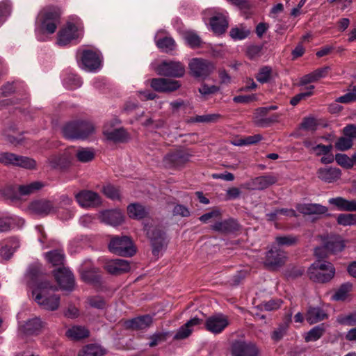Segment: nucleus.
<instances>
[{
	"instance_id": "052dcab7",
	"label": "nucleus",
	"mask_w": 356,
	"mask_h": 356,
	"mask_svg": "<svg viewBox=\"0 0 356 356\" xmlns=\"http://www.w3.org/2000/svg\"><path fill=\"white\" fill-rule=\"evenodd\" d=\"M263 139V136L261 134H255L253 136H249L243 138H241L238 140L236 145H254L261 141Z\"/></svg>"
},
{
	"instance_id": "e2e57ef3",
	"label": "nucleus",
	"mask_w": 356,
	"mask_h": 356,
	"mask_svg": "<svg viewBox=\"0 0 356 356\" xmlns=\"http://www.w3.org/2000/svg\"><path fill=\"white\" fill-rule=\"evenodd\" d=\"M263 50V45L252 44L247 47L246 55L250 59H254L261 56Z\"/></svg>"
},
{
	"instance_id": "9b49d317",
	"label": "nucleus",
	"mask_w": 356,
	"mask_h": 356,
	"mask_svg": "<svg viewBox=\"0 0 356 356\" xmlns=\"http://www.w3.org/2000/svg\"><path fill=\"white\" fill-rule=\"evenodd\" d=\"M152 317L149 314L139 316L131 319H122L120 321L122 327L127 330H142L151 326Z\"/></svg>"
},
{
	"instance_id": "393cba45",
	"label": "nucleus",
	"mask_w": 356,
	"mask_h": 356,
	"mask_svg": "<svg viewBox=\"0 0 356 356\" xmlns=\"http://www.w3.org/2000/svg\"><path fill=\"white\" fill-rule=\"evenodd\" d=\"M46 323L40 318L35 317L27 320L22 326V332L26 335H38L44 328Z\"/></svg>"
},
{
	"instance_id": "2eb2a0df",
	"label": "nucleus",
	"mask_w": 356,
	"mask_h": 356,
	"mask_svg": "<svg viewBox=\"0 0 356 356\" xmlns=\"http://www.w3.org/2000/svg\"><path fill=\"white\" fill-rule=\"evenodd\" d=\"M232 353L233 356H257L259 349L252 342L236 341L232 343Z\"/></svg>"
},
{
	"instance_id": "c9c22d12",
	"label": "nucleus",
	"mask_w": 356,
	"mask_h": 356,
	"mask_svg": "<svg viewBox=\"0 0 356 356\" xmlns=\"http://www.w3.org/2000/svg\"><path fill=\"white\" fill-rule=\"evenodd\" d=\"M65 335L72 340L79 341L88 338L90 336V331L84 327L76 325L68 329Z\"/></svg>"
},
{
	"instance_id": "37998d69",
	"label": "nucleus",
	"mask_w": 356,
	"mask_h": 356,
	"mask_svg": "<svg viewBox=\"0 0 356 356\" xmlns=\"http://www.w3.org/2000/svg\"><path fill=\"white\" fill-rule=\"evenodd\" d=\"M325 332V325L324 323L318 325L312 328L306 334L305 340L307 342L316 341L319 339Z\"/></svg>"
},
{
	"instance_id": "603ef678",
	"label": "nucleus",
	"mask_w": 356,
	"mask_h": 356,
	"mask_svg": "<svg viewBox=\"0 0 356 356\" xmlns=\"http://www.w3.org/2000/svg\"><path fill=\"white\" fill-rule=\"evenodd\" d=\"M337 222L339 225L343 226L356 225V214L341 213L338 215Z\"/></svg>"
},
{
	"instance_id": "a211bd4d",
	"label": "nucleus",
	"mask_w": 356,
	"mask_h": 356,
	"mask_svg": "<svg viewBox=\"0 0 356 356\" xmlns=\"http://www.w3.org/2000/svg\"><path fill=\"white\" fill-rule=\"evenodd\" d=\"M128 261L121 259H111L106 262L104 269L111 275H120L130 270Z\"/></svg>"
},
{
	"instance_id": "09e8293b",
	"label": "nucleus",
	"mask_w": 356,
	"mask_h": 356,
	"mask_svg": "<svg viewBox=\"0 0 356 356\" xmlns=\"http://www.w3.org/2000/svg\"><path fill=\"white\" fill-rule=\"evenodd\" d=\"M250 34V31L246 29L244 26H241L240 27H234L231 29L229 31L230 37L235 40H243L246 38Z\"/></svg>"
},
{
	"instance_id": "3c124183",
	"label": "nucleus",
	"mask_w": 356,
	"mask_h": 356,
	"mask_svg": "<svg viewBox=\"0 0 356 356\" xmlns=\"http://www.w3.org/2000/svg\"><path fill=\"white\" fill-rule=\"evenodd\" d=\"M271 75L272 68L269 66H264L259 69L255 78L259 83H266L270 81Z\"/></svg>"
},
{
	"instance_id": "c03bdc74",
	"label": "nucleus",
	"mask_w": 356,
	"mask_h": 356,
	"mask_svg": "<svg viewBox=\"0 0 356 356\" xmlns=\"http://www.w3.org/2000/svg\"><path fill=\"white\" fill-rule=\"evenodd\" d=\"M41 270L39 266H31L26 273V277L28 279L27 285L31 288L35 286V284H37L38 281L39 280Z\"/></svg>"
},
{
	"instance_id": "7ed1b4c3",
	"label": "nucleus",
	"mask_w": 356,
	"mask_h": 356,
	"mask_svg": "<svg viewBox=\"0 0 356 356\" xmlns=\"http://www.w3.org/2000/svg\"><path fill=\"white\" fill-rule=\"evenodd\" d=\"M108 248L111 252L122 257H132L136 252L131 238L127 236H112Z\"/></svg>"
},
{
	"instance_id": "8fccbe9b",
	"label": "nucleus",
	"mask_w": 356,
	"mask_h": 356,
	"mask_svg": "<svg viewBox=\"0 0 356 356\" xmlns=\"http://www.w3.org/2000/svg\"><path fill=\"white\" fill-rule=\"evenodd\" d=\"M298 236L293 235H285L277 236L275 241L280 246H293L298 243Z\"/></svg>"
},
{
	"instance_id": "c756f323",
	"label": "nucleus",
	"mask_w": 356,
	"mask_h": 356,
	"mask_svg": "<svg viewBox=\"0 0 356 356\" xmlns=\"http://www.w3.org/2000/svg\"><path fill=\"white\" fill-rule=\"evenodd\" d=\"M127 213L132 219L141 220L148 216L149 209L140 203H131L127 207Z\"/></svg>"
},
{
	"instance_id": "5701e85b",
	"label": "nucleus",
	"mask_w": 356,
	"mask_h": 356,
	"mask_svg": "<svg viewBox=\"0 0 356 356\" xmlns=\"http://www.w3.org/2000/svg\"><path fill=\"white\" fill-rule=\"evenodd\" d=\"M241 228L238 221L234 218H229L222 221H217L211 226L213 231L222 234H230L238 232Z\"/></svg>"
},
{
	"instance_id": "de8ad7c7",
	"label": "nucleus",
	"mask_w": 356,
	"mask_h": 356,
	"mask_svg": "<svg viewBox=\"0 0 356 356\" xmlns=\"http://www.w3.org/2000/svg\"><path fill=\"white\" fill-rule=\"evenodd\" d=\"M77 160L81 163H88L95 158V152L92 149L81 148L76 153Z\"/></svg>"
},
{
	"instance_id": "13d9d810",
	"label": "nucleus",
	"mask_w": 356,
	"mask_h": 356,
	"mask_svg": "<svg viewBox=\"0 0 356 356\" xmlns=\"http://www.w3.org/2000/svg\"><path fill=\"white\" fill-rule=\"evenodd\" d=\"M353 145V140L344 136L338 138L334 146L338 150L346 151L350 149Z\"/></svg>"
},
{
	"instance_id": "338daca9",
	"label": "nucleus",
	"mask_w": 356,
	"mask_h": 356,
	"mask_svg": "<svg viewBox=\"0 0 356 356\" xmlns=\"http://www.w3.org/2000/svg\"><path fill=\"white\" fill-rule=\"evenodd\" d=\"M145 230L147 232L146 234H147V237L150 240L153 239V237L164 238L165 235L164 231L158 227H149V228H147V226L145 225Z\"/></svg>"
},
{
	"instance_id": "412c9836",
	"label": "nucleus",
	"mask_w": 356,
	"mask_h": 356,
	"mask_svg": "<svg viewBox=\"0 0 356 356\" xmlns=\"http://www.w3.org/2000/svg\"><path fill=\"white\" fill-rule=\"evenodd\" d=\"M268 113L266 107H259L254 113V124L261 127H267L278 121L279 115L273 114L269 118H265Z\"/></svg>"
},
{
	"instance_id": "5fc2aeb1",
	"label": "nucleus",
	"mask_w": 356,
	"mask_h": 356,
	"mask_svg": "<svg viewBox=\"0 0 356 356\" xmlns=\"http://www.w3.org/2000/svg\"><path fill=\"white\" fill-rule=\"evenodd\" d=\"M352 284L350 283H344L340 286L339 289L333 295L334 300H344L348 296V293L352 289Z\"/></svg>"
},
{
	"instance_id": "e433bc0d",
	"label": "nucleus",
	"mask_w": 356,
	"mask_h": 356,
	"mask_svg": "<svg viewBox=\"0 0 356 356\" xmlns=\"http://www.w3.org/2000/svg\"><path fill=\"white\" fill-rule=\"evenodd\" d=\"M0 195L5 200L12 202L20 200L21 197L18 191V185H7L0 190Z\"/></svg>"
},
{
	"instance_id": "0e129e2a",
	"label": "nucleus",
	"mask_w": 356,
	"mask_h": 356,
	"mask_svg": "<svg viewBox=\"0 0 356 356\" xmlns=\"http://www.w3.org/2000/svg\"><path fill=\"white\" fill-rule=\"evenodd\" d=\"M88 304L90 307L99 309H103L106 307V302L103 297L92 296L88 299Z\"/></svg>"
},
{
	"instance_id": "6e6d98bb",
	"label": "nucleus",
	"mask_w": 356,
	"mask_h": 356,
	"mask_svg": "<svg viewBox=\"0 0 356 356\" xmlns=\"http://www.w3.org/2000/svg\"><path fill=\"white\" fill-rule=\"evenodd\" d=\"M337 321L343 325H356V310L347 315H341L337 318Z\"/></svg>"
},
{
	"instance_id": "20e7f679",
	"label": "nucleus",
	"mask_w": 356,
	"mask_h": 356,
	"mask_svg": "<svg viewBox=\"0 0 356 356\" xmlns=\"http://www.w3.org/2000/svg\"><path fill=\"white\" fill-rule=\"evenodd\" d=\"M192 154L188 149L177 148L170 150L163 158V163L169 169H180L190 161Z\"/></svg>"
},
{
	"instance_id": "58836bf2",
	"label": "nucleus",
	"mask_w": 356,
	"mask_h": 356,
	"mask_svg": "<svg viewBox=\"0 0 356 356\" xmlns=\"http://www.w3.org/2000/svg\"><path fill=\"white\" fill-rule=\"evenodd\" d=\"M324 246L327 252L336 253L343 249L344 244L339 236H331L324 242Z\"/></svg>"
},
{
	"instance_id": "aec40b11",
	"label": "nucleus",
	"mask_w": 356,
	"mask_h": 356,
	"mask_svg": "<svg viewBox=\"0 0 356 356\" xmlns=\"http://www.w3.org/2000/svg\"><path fill=\"white\" fill-rule=\"evenodd\" d=\"M76 201L83 207H92L101 202L98 193L92 191L83 190L75 195Z\"/></svg>"
},
{
	"instance_id": "b1692460",
	"label": "nucleus",
	"mask_w": 356,
	"mask_h": 356,
	"mask_svg": "<svg viewBox=\"0 0 356 356\" xmlns=\"http://www.w3.org/2000/svg\"><path fill=\"white\" fill-rule=\"evenodd\" d=\"M35 301L47 310L55 311L59 307L60 296L56 294L46 296L45 294L38 293L35 297Z\"/></svg>"
},
{
	"instance_id": "f03ea898",
	"label": "nucleus",
	"mask_w": 356,
	"mask_h": 356,
	"mask_svg": "<svg viewBox=\"0 0 356 356\" xmlns=\"http://www.w3.org/2000/svg\"><path fill=\"white\" fill-rule=\"evenodd\" d=\"M94 131V125L84 120L70 122L63 127V136L69 139L84 140L88 138Z\"/></svg>"
},
{
	"instance_id": "f704fd0d",
	"label": "nucleus",
	"mask_w": 356,
	"mask_h": 356,
	"mask_svg": "<svg viewBox=\"0 0 356 356\" xmlns=\"http://www.w3.org/2000/svg\"><path fill=\"white\" fill-rule=\"evenodd\" d=\"M277 180V177L273 175H265L255 177L252 180V184L257 189L264 190L268 187L275 184Z\"/></svg>"
},
{
	"instance_id": "7c9ffc66",
	"label": "nucleus",
	"mask_w": 356,
	"mask_h": 356,
	"mask_svg": "<svg viewBox=\"0 0 356 356\" xmlns=\"http://www.w3.org/2000/svg\"><path fill=\"white\" fill-rule=\"evenodd\" d=\"M298 211L304 215H322L327 212V207L319 204H301L297 207Z\"/></svg>"
},
{
	"instance_id": "72a5a7b5",
	"label": "nucleus",
	"mask_w": 356,
	"mask_h": 356,
	"mask_svg": "<svg viewBox=\"0 0 356 356\" xmlns=\"http://www.w3.org/2000/svg\"><path fill=\"white\" fill-rule=\"evenodd\" d=\"M48 161L54 169L64 170L68 168L71 165V161L65 154L52 155L48 159Z\"/></svg>"
},
{
	"instance_id": "4468645a",
	"label": "nucleus",
	"mask_w": 356,
	"mask_h": 356,
	"mask_svg": "<svg viewBox=\"0 0 356 356\" xmlns=\"http://www.w3.org/2000/svg\"><path fill=\"white\" fill-rule=\"evenodd\" d=\"M80 37L81 35L79 33L78 27L74 23L67 22L65 26L58 31L57 43L60 46H65Z\"/></svg>"
},
{
	"instance_id": "a878e982",
	"label": "nucleus",
	"mask_w": 356,
	"mask_h": 356,
	"mask_svg": "<svg viewBox=\"0 0 356 356\" xmlns=\"http://www.w3.org/2000/svg\"><path fill=\"white\" fill-rule=\"evenodd\" d=\"M209 24L213 33L219 35L225 33L229 26L226 16L222 13H218L211 17L209 20Z\"/></svg>"
},
{
	"instance_id": "6e6552de",
	"label": "nucleus",
	"mask_w": 356,
	"mask_h": 356,
	"mask_svg": "<svg viewBox=\"0 0 356 356\" xmlns=\"http://www.w3.org/2000/svg\"><path fill=\"white\" fill-rule=\"evenodd\" d=\"M156 73L162 76L180 78L185 74V67L179 61L163 60L156 68Z\"/></svg>"
},
{
	"instance_id": "a19ab883",
	"label": "nucleus",
	"mask_w": 356,
	"mask_h": 356,
	"mask_svg": "<svg viewBox=\"0 0 356 356\" xmlns=\"http://www.w3.org/2000/svg\"><path fill=\"white\" fill-rule=\"evenodd\" d=\"M84 356H104L107 354L105 348L97 343H90L83 347Z\"/></svg>"
},
{
	"instance_id": "4be33fe9",
	"label": "nucleus",
	"mask_w": 356,
	"mask_h": 356,
	"mask_svg": "<svg viewBox=\"0 0 356 356\" xmlns=\"http://www.w3.org/2000/svg\"><path fill=\"white\" fill-rule=\"evenodd\" d=\"M81 62L85 69L88 71H95L101 66V59L99 54L92 50H83Z\"/></svg>"
},
{
	"instance_id": "f8f14e48",
	"label": "nucleus",
	"mask_w": 356,
	"mask_h": 356,
	"mask_svg": "<svg viewBox=\"0 0 356 356\" xmlns=\"http://www.w3.org/2000/svg\"><path fill=\"white\" fill-rule=\"evenodd\" d=\"M228 325V318L222 314L211 316L204 322V328L213 334L221 333Z\"/></svg>"
},
{
	"instance_id": "774afa93",
	"label": "nucleus",
	"mask_w": 356,
	"mask_h": 356,
	"mask_svg": "<svg viewBox=\"0 0 356 356\" xmlns=\"http://www.w3.org/2000/svg\"><path fill=\"white\" fill-rule=\"evenodd\" d=\"M318 123L314 118H304L300 124V127L307 131H315L317 128Z\"/></svg>"
},
{
	"instance_id": "ea45409f",
	"label": "nucleus",
	"mask_w": 356,
	"mask_h": 356,
	"mask_svg": "<svg viewBox=\"0 0 356 356\" xmlns=\"http://www.w3.org/2000/svg\"><path fill=\"white\" fill-rule=\"evenodd\" d=\"M46 259L54 266H64L65 254L62 250H54L45 254Z\"/></svg>"
},
{
	"instance_id": "79ce46f5",
	"label": "nucleus",
	"mask_w": 356,
	"mask_h": 356,
	"mask_svg": "<svg viewBox=\"0 0 356 356\" xmlns=\"http://www.w3.org/2000/svg\"><path fill=\"white\" fill-rule=\"evenodd\" d=\"M156 44L159 49L165 53H170L176 48V43L174 39L168 36L158 39L156 41Z\"/></svg>"
},
{
	"instance_id": "473e14b6",
	"label": "nucleus",
	"mask_w": 356,
	"mask_h": 356,
	"mask_svg": "<svg viewBox=\"0 0 356 356\" xmlns=\"http://www.w3.org/2000/svg\"><path fill=\"white\" fill-rule=\"evenodd\" d=\"M305 318L309 324H314L328 318L327 314L320 307H309Z\"/></svg>"
},
{
	"instance_id": "f257e3e1",
	"label": "nucleus",
	"mask_w": 356,
	"mask_h": 356,
	"mask_svg": "<svg viewBox=\"0 0 356 356\" xmlns=\"http://www.w3.org/2000/svg\"><path fill=\"white\" fill-rule=\"evenodd\" d=\"M335 275V268L332 264L326 261H316L308 269V276L314 282L327 283Z\"/></svg>"
},
{
	"instance_id": "49530a36",
	"label": "nucleus",
	"mask_w": 356,
	"mask_h": 356,
	"mask_svg": "<svg viewBox=\"0 0 356 356\" xmlns=\"http://www.w3.org/2000/svg\"><path fill=\"white\" fill-rule=\"evenodd\" d=\"M102 192L108 198L111 200H121V191L118 186L108 184L103 187Z\"/></svg>"
},
{
	"instance_id": "4c0bfd02",
	"label": "nucleus",
	"mask_w": 356,
	"mask_h": 356,
	"mask_svg": "<svg viewBox=\"0 0 356 356\" xmlns=\"http://www.w3.org/2000/svg\"><path fill=\"white\" fill-rule=\"evenodd\" d=\"M44 184L40 181H33L29 184L18 185L19 195H29L33 194L44 187Z\"/></svg>"
},
{
	"instance_id": "39448f33",
	"label": "nucleus",
	"mask_w": 356,
	"mask_h": 356,
	"mask_svg": "<svg viewBox=\"0 0 356 356\" xmlns=\"http://www.w3.org/2000/svg\"><path fill=\"white\" fill-rule=\"evenodd\" d=\"M188 67L192 76L205 80L216 70V64L209 60L194 58L188 63Z\"/></svg>"
},
{
	"instance_id": "69168bd1",
	"label": "nucleus",
	"mask_w": 356,
	"mask_h": 356,
	"mask_svg": "<svg viewBox=\"0 0 356 356\" xmlns=\"http://www.w3.org/2000/svg\"><path fill=\"white\" fill-rule=\"evenodd\" d=\"M165 239L164 238H154L151 241V244L152 246V254L154 256H158L165 245Z\"/></svg>"
},
{
	"instance_id": "ddd939ff",
	"label": "nucleus",
	"mask_w": 356,
	"mask_h": 356,
	"mask_svg": "<svg viewBox=\"0 0 356 356\" xmlns=\"http://www.w3.org/2000/svg\"><path fill=\"white\" fill-rule=\"evenodd\" d=\"M286 253L277 247H273L266 253L264 265L268 268L282 267L286 263Z\"/></svg>"
},
{
	"instance_id": "4d7b16f0",
	"label": "nucleus",
	"mask_w": 356,
	"mask_h": 356,
	"mask_svg": "<svg viewBox=\"0 0 356 356\" xmlns=\"http://www.w3.org/2000/svg\"><path fill=\"white\" fill-rule=\"evenodd\" d=\"M314 86L310 85L307 88V91L300 92L293 97L290 100V104L292 106H296L301 100L305 99L307 97H311L313 95V90Z\"/></svg>"
},
{
	"instance_id": "a18cd8bd",
	"label": "nucleus",
	"mask_w": 356,
	"mask_h": 356,
	"mask_svg": "<svg viewBox=\"0 0 356 356\" xmlns=\"http://www.w3.org/2000/svg\"><path fill=\"white\" fill-rule=\"evenodd\" d=\"M184 38L186 44L192 49L200 48L202 46V39L193 31L186 32L184 35Z\"/></svg>"
},
{
	"instance_id": "bf43d9fd",
	"label": "nucleus",
	"mask_w": 356,
	"mask_h": 356,
	"mask_svg": "<svg viewBox=\"0 0 356 356\" xmlns=\"http://www.w3.org/2000/svg\"><path fill=\"white\" fill-rule=\"evenodd\" d=\"M335 161L338 165L346 169H350L353 166L352 158L344 154H337L335 155Z\"/></svg>"
},
{
	"instance_id": "1a4fd4ad",
	"label": "nucleus",
	"mask_w": 356,
	"mask_h": 356,
	"mask_svg": "<svg viewBox=\"0 0 356 356\" xmlns=\"http://www.w3.org/2000/svg\"><path fill=\"white\" fill-rule=\"evenodd\" d=\"M52 274L62 290L72 291L74 289L75 279L69 268L65 266L58 267Z\"/></svg>"
},
{
	"instance_id": "680f3d73",
	"label": "nucleus",
	"mask_w": 356,
	"mask_h": 356,
	"mask_svg": "<svg viewBox=\"0 0 356 356\" xmlns=\"http://www.w3.org/2000/svg\"><path fill=\"white\" fill-rule=\"evenodd\" d=\"M35 286L37 287L36 289L33 290V295H35L38 293L37 291H40L38 293H42V294H44V291L47 289H51L53 291L57 290V288L54 286H52L51 284L49 281H41L40 280L38 281L37 284H35Z\"/></svg>"
},
{
	"instance_id": "6ab92c4d",
	"label": "nucleus",
	"mask_w": 356,
	"mask_h": 356,
	"mask_svg": "<svg viewBox=\"0 0 356 356\" xmlns=\"http://www.w3.org/2000/svg\"><path fill=\"white\" fill-rule=\"evenodd\" d=\"M19 247L17 238L11 236L0 242V256L4 260H9L16 250Z\"/></svg>"
},
{
	"instance_id": "cd10ccee",
	"label": "nucleus",
	"mask_w": 356,
	"mask_h": 356,
	"mask_svg": "<svg viewBox=\"0 0 356 356\" xmlns=\"http://www.w3.org/2000/svg\"><path fill=\"white\" fill-rule=\"evenodd\" d=\"M317 175L325 183H333L340 179L341 170L337 168H321L317 171Z\"/></svg>"
},
{
	"instance_id": "864d4df0",
	"label": "nucleus",
	"mask_w": 356,
	"mask_h": 356,
	"mask_svg": "<svg viewBox=\"0 0 356 356\" xmlns=\"http://www.w3.org/2000/svg\"><path fill=\"white\" fill-rule=\"evenodd\" d=\"M222 118V115L217 113L196 115L191 119L192 122H216Z\"/></svg>"
},
{
	"instance_id": "dca6fc26",
	"label": "nucleus",
	"mask_w": 356,
	"mask_h": 356,
	"mask_svg": "<svg viewBox=\"0 0 356 356\" xmlns=\"http://www.w3.org/2000/svg\"><path fill=\"white\" fill-rule=\"evenodd\" d=\"M81 277L85 282L92 285L97 289L103 287L102 277L99 268L92 266L83 269L81 271Z\"/></svg>"
},
{
	"instance_id": "f3484780",
	"label": "nucleus",
	"mask_w": 356,
	"mask_h": 356,
	"mask_svg": "<svg viewBox=\"0 0 356 356\" xmlns=\"http://www.w3.org/2000/svg\"><path fill=\"white\" fill-rule=\"evenodd\" d=\"M28 209L31 213L45 216L54 210V204L45 199L34 200L29 204Z\"/></svg>"
},
{
	"instance_id": "bb28decb",
	"label": "nucleus",
	"mask_w": 356,
	"mask_h": 356,
	"mask_svg": "<svg viewBox=\"0 0 356 356\" xmlns=\"http://www.w3.org/2000/svg\"><path fill=\"white\" fill-rule=\"evenodd\" d=\"M99 218L102 222L112 226H118L122 224L124 220L122 213L117 209L102 211Z\"/></svg>"
},
{
	"instance_id": "9d476101",
	"label": "nucleus",
	"mask_w": 356,
	"mask_h": 356,
	"mask_svg": "<svg viewBox=\"0 0 356 356\" xmlns=\"http://www.w3.org/2000/svg\"><path fill=\"white\" fill-rule=\"evenodd\" d=\"M151 88L156 92L170 93L177 90L181 87L179 81L164 77L153 78L149 80Z\"/></svg>"
},
{
	"instance_id": "c85d7f7f",
	"label": "nucleus",
	"mask_w": 356,
	"mask_h": 356,
	"mask_svg": "<svg viewBox=\"0 0 356 356\" xmlns=\"http://www.w3.org/2000/svg\"><path fill=\"white\" fill-rule=\"evenodd\" d=\"M103 134L107 140L114 143H127L130 139V134L124 127L115 129L111 131L104 130Z\"/></svg>"
},
{
	"instance_id": "0eeeda50",
	"label": "nucleus",
	"mask_w": 356,
	"mask_h": 356,
	"mask_svg": "<svg viewBox=\"0 0 356 356\" xmlns=\"http://www.w3.org/2000/svg\"><path fill=\"white\" fill-rule=\"evenodd\" d=\"M0 163L6 166L12 165L29 170L36 168V161L34 159L8 152L0 153Z\"/></svg>"
},
{
	"instance_id": "423d86ee",
	"label": "nucleus",
	"mask_w": 356,
	"mask_h": 356,
	"mask_svg": "<svg viewBox=\"0 0 356 356\" xmlns=\"http://www.w3.org/2000/svg\"><path fill=\"white\" fill-rule=\"evenodd\" d=\"M61 10L57 6L47 7L42 15L41 30L47 33H54L57 28V24L60 22Z\"/></svg>"
},
{
	"instance_id": "2f4dec72",
	"label": "nucleus",
	"mask_w": 356,
	"mask_h": 356,
	"mask_svg": "<svg viewBox=\"0 0 356 356\" xmlns=\"http://www.w3.org/2000/svg\"><path fill=\"white\" fill-rule=\"evenodd\" d=\"M329 203L343 211H356V200H348L342 197L329 200Z\"/></svg>"
}]
</instances>
